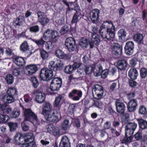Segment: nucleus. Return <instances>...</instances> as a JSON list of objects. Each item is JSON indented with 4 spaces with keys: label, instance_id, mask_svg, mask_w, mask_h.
<instances>
[{
    "label": "nucleus",
    "instance_id": "20e7f679",
    "mask_svg": "<svg viewBox=\"0 0 147 147\" xmlns=\"http://www.w3.org/2000/svg\"><path fill=\"white\" fill-rule=\"evenodd\" d=\"M115 104L117 112L120 114L121 115L125 116L126 118H128V114L127 113H124L125 108V104L123 102H120L118 100L115 101Z\"/></svg>",
    "mask_w": 147,
    "mask_h": 147
},
{
    "label": "nucleus",
    "instance_id": "cd10ccee",
    "mask_svg": "<svg viewBox=\"0 0 147 147\" xmlns=\"http://www.w3.org/2000/svg\"><path fill=\"white\" fill-rule=\"evenodd\" d=\"M14 97L6 94L2 97L3 101L5 102L8 103H11L14 101Z\"/></svg>",
    "mask_w": 147,
    "mask_h": 147
},
{
    "label": "nucleus",
    "instance_id": "c03bdc74",
    "mask_svg": "<svg viewBox=\"0 0 147 147\" xmlns=\"http://www.w3.org/2000/svg\"><path fill=\"white\" fill-rule=\"evenodd\" d=\"M74 70L72 65H68L65 67L64 71L66 73L70 74L72 73Z\"/></svg>",
    "mask_w": 147,
    "mask_h": 147
},
{
    "label": "nucleus",
    "instance_id": "f257e3e1",
    "mask_svg": "<svg viewBox=\"0 0 147 147\" xmlns=\"http://www.w3.org/2000/svg\"><path fill=\"white\" fill-rule=\"evenodd\" d=\"M49 68L42 69L40 73V77L41 80L48 81L55 77V72L57 70L56 64L53 61H50L48 65Z\"/></svg>",
    "mask_w": 147,
    "mask_h": 147
},
{
    "label": "nucleus",
    "instance_id": "6e6d98bb",
    "mask_svg": "<svg viewBox=\"0 0 147 147\" xmlns=\"http://www.w3.org/2000/svg\"><path fill=\"white\" fill-rule=\"evenodd\" d=\"M53 132V134L56 137H58L60 136V132L59 129L58 127L55 128Z\"/></svg>",
    "mask_w": 147,
    "mask_h": 147
},
{
    "label": "nucleus",
    "instance_id": "774afa93",
    "mask_svg": "<svg viewBox=\"0 0 147 147\" xmlns=\"http://www.w3.org/2000/svg\"><path fill=\"white\" fill-rule=\"evenodd\" d=\"M111 130L112 136L113 137L118 136L119 135V133L117 132L115 129H111Z\"/></svg>",
    "mask_w": 147,
    "mask_h": 147
},
{
    "label": "nucleus",
    "instance_id": "338daca9",
    "mask_svg": "<svg viewBox=\"0 0 147 147\" xmlns=\"http://www.w3.org/2000/svg\"><path fill=\"white\" fill-rule=\"evenodd\" d=\"M76 72L77 73V74L80 75L81 77H85V74L83 71V70L80 69H78Z\"/></svg>",
    "mask_w": 147,
    "mask_h": 147
},
{
    "label": "nucleus",
    "instance_id": "4be33fe9",
    "mask_svg": "<svg viewBox=\"0 0 147 147\" xmlns=\"http://www.w3.org/2000/svg\"><path fill=\"white\" fill-rule=\"evenodd\" d=\"M59 147H71L70 140L66 136H64L62 137Z\"/></svg>",
    "mask_w": 147,
    "mask_h": 147
},
{
    "label": "nucleus",
    "instance_id": "13d9d810",
    "mask_svg": "<svg viewBox=\"0 0 147 147\" xmlns=\"http://www.w3.org/2000/svg\"><path fill=\"white\" fill-rule=\"evenodd\" d=\"M36 144L34 142H28V143L24 144L22 147H35Z\"/></svg>",
    "mask_w": 147,
    "mask_h": 147
},
{
    "label": "nucleus",
    "instance_id": "f704fd0d",
    "mask_svg": "<svg viewBox=\"0 0 147 147\" xmlns=\"http://www.w3.org/2000/svg\"><path fill=\"white\" fill-rule=\"evenodd\" d=\"M143 37L142 34H135L134 37V40L137 42L139 44H141L143 42Z\"/></svg>",
    "mask_w": 147,
    "mask_h": 147
},
{
    "label": "nucleus",
    "instance_id": "bf43d9fd",
    "mask_svg": "<svg viewBox=\"0 0 147 147\" xmlns=\"http://www.w3.org/2000/svg\"><path fill=\"white\" fill-rule=\"evenodd\" d=\"M108 70L109 74L110 75H113L116 72V69L115 67L110 68Z\"/></svg>",
    "mask_w": 147,
    "mask_h": 147
},
{
    "label": "nucleus",
    "instance_id": "393cba45",
    "mask_svg": "<svg viewBox=\"0 0 147 147\" xmlns=\"http://www.w3.org/2000/svg\"><path fill=\"white\" fill-rule=\"evenodd\" d=\"M14 62L19 67L23 66L25 61L24 59L21 57H17L14 58L13 59Z\"/></svg>",
    "mask_w": 147,
    "mask_h": 147
},
{
    "label": "nucleus",
    "instance_id": "f3484780",
    "mask_svg": "<svg viewBox=\"0 0 147 147\" xmlns=\"http://www.w3.org/2000/svg\"><path fill=\"white\" fill-rule=\"evenodd\" d=\"M137 126V125L135 123H128L125 126V133L128 134H133Z\"/></svg>",
    "mask_w": 147,
    "mask_h": 147
},
{
    "label": "nucleus",
    "instance_id": "b1692460",
    "mask_svg": "<svg viewBox=\"0 0 147 147\" xmlns=\"http://www.w3.org/2000/svg\"><path fill=\"white\" fill-rule=\"evenodd\" d=\"M102 71V67L100 65H96L93 67V71L95 76H98L101 74Z\"/></svg>",
    "mask_w": 147,
    "mask_h": 147
},
{
    "label": "nucleus",
    "instance_id": "f03ea898",
    "mask_svg": "<svg viewBox=\"0 0 147 147\" xmlns=\"http://www.w3.org/2000/svg\"><path fill=\"white\" fill-rule=\"evenodd\" d=\"M24 113V122L28 121L34 124L38 122V119L36 115L30 109H26Z\"/></svg>",
    "mask_w": 147,
    "mask_h": 147
},
{
    "label": "nucleus",
    "instance_id": "e2e57ef3",
    "mask_svg": "<svg viewBox=\"0 0 147 147\" xmlns=\"http://www.w3.org/2000/svg\"><path fill=\"white\" fill-rule=\"evenodd\" d=\"M134 137L136 140H140L142 138V134L140 132L138 131L134 135Z\"/></svg>",
    "mask_w": 147,
    "mask_h": 147
},
{
    "label": "nucleus",
    "instance_id": "6e6552de",
    "mask_svg": "<svg viewBox=\"0 0 147 147\" xmlns=\"http://www.w3.org/2000/svg\"><path fill=\"white\" fill-rule=\"evenodd\" d=\"M75 40L71 37L67 38L65 41V45L68 51L70 52L75 50Z\"/></svg>",
    "mask_w": 147,
    "mask_h": 147
},
{
    "label": "nucleus",
    "instance_id": "ddd939ff",
    "mask_svg": "<svg viewBox=\"0 0 147 147\" xmlns=\"http://www.w3.org/2000/svg\"><path fill=\"white\" fill-rule=\"evenodd\" d=\"M91 41L90 42L89 45L91 48H92L94 45H98L100 42V37L97 33H92L91 36Z\"/></svg>",
    "mask_w": 147,
    "mask_h": 147
},
{
    "label": "nucleus",
    "instance_id": "423d86ee",
    "mask_svg": "<svg viewBox=\"0 0 147 147\" xmlns=\"http://www.w3.org/2000/svg\"><path fill=\"white\" fill-rule=\"evenodd\" d=\"M33 93L35 96V100L39 103H42L44 102L45 98V95L39 89L34 90Z\"/></svg>",
    "mask_w": 147,
    "mask_h": 147
},
{
    "label": "nucleus",
    "instance_id": "4468645a",
    "mask_svg": "<svg viewBox=\"0 0 147 147\" xmlns=\"http://www.w3.org/2000/svg\"><path fill=\"white\" fill-rule=\"evenodd\" d=\"M38 20L43 26H45L49 23V20L48 19L45 13L41 11L38 12L37 13Z\"/></svg>",
    "mask_w": 147,
    "mask_h": 147
},
{
    "label": "nucleus",
    "instance_id": "e433bc0d",
    "mask_svg": "<svg viewBox=\"0 0 147 147\" xmlns=\"http://www.w3.org/2000/svg\"><path fill=\"white\" fill-rule=\"evenodd\" d=\"M138 121L139 125L140 127L142 129H144L146 128L147 126V122L142 119H138Z\"/></svg>",
    "mask_w": 147,
    "mask_h": 147
},
{
    "label": "nucleus",
    "instance_id": "72a5a7b5",
    "mask_svg": "<svg viewBox=\"0 0 147 147\" xmlns=\"http://www.w3.org/2000/svg\"><path fill=\"white\" fill-rule=\"evenodd\" d=\"M5 80L8 84H12L14 80V78L11 74H8L5 76Z\"/></svg>",
    "mask_w": 147,
    "mask_h": 147
},
{
    "label": "nucleus",
    "instance_id": "dca6fc26",
    "mask_svg": "<svg viewBox=\"0 0 147 147\" xmlns=\"http://www.w3.org/2000/svg\"><path fill=\"white\" fill-rule=\"evenodd\" d=\"M46 119L50 122H57L59 121L57 113H55L54 111L44 116Z\"/></svg>",
    "mask_w": 147,
    "mask_h": 147
},
{
    "label": "nucleus",
    "instance_id": "0eeeda50",
    "mask_svg": "<svg viewBox=\"0 0 147 147\" xmlns=\"http://www.w3.org/2000/svg\"><path fill=\"white\" fill-rule=\"evenodd\" d=\"M62 84L61 79L56 78L53 79L51 82L50 86V89L52 91L57 90L59 89Z\"/></svg>",
    "mask_w": 147,
    "mask_h": 147
},
{
    "label": "nucleus",
    "instance_id": "052dcab7",
    "mask_svg": "<svg viewBox=\"0 0 147 147\" xmlns=\"http://www.w3.org/2000/svg\"><path fill=\"white\" fill-rule=\"evenodd\" d=\"M51 30L49 29H48L45 32L44 34V36L45 38H50Z\"/></svg>",
    "mask_w": 147,
    "mask_h": 147
},
{
    "label": "nucleus",
    "instance_id": "4c0bfd02",
    "mask_svg": "<svg viewBox=\"0 0 147 147\" xmlns=\"http://www.w3.org/2000/svg\"><path fill=\"white\" fill-rule=\"evenodd\" d=\"M29 30L31 32L36 33L39 31L40 28L39 26L37 25L33 26L30 27Z\"/></svg>",
    "mask_w": 147,
    "mask_h": 147
},
{
    "label": "nucleus",
    "instance_id": "c756f323",
    "mask_svg": "<svg viewBox=\"0 0 147 147\" xmlns=\"http://www.w3.org/2000/svg\"><path fill=\"white\" fill-rule=\"evenodd\" d=\"M117 65L118 68L120 70H124L126 67L127 62L124 60H120L118 61Z\"/></svg>",
    "mask_w": 147,
    "mask_h": 147
},
{
    "label": "nucleus",
    "instance_id": "9d476101",
    "mask_svg": "<svg viewBox=\"0 0 147 147\" xmlns=\"http://www.w3.org/2000/svg\"><path fill=\"white\" fill-rule=\"evenodd\" d=\"M100 11L98 9L93 10L90 13V18L92 22L97 24L99 22Z\"/></svg>",
    "mask_w": 147,
    "mask_h": 147
},
{
    "label": "nucleus",
    "instance_id": "aec40b11",
    "mask_svg": "<svg viewBox=\"0 0 147 147\" xmlns=\"http://www.w3.org/2000/svg\"><path fill=\"white\" fill-rule=\"evenodd\" d=\"M134 46L133 42L129 41L127 42L124 48L125 53L127 55H131L133 52Z\"/></svg>",
    "mask_w": 147,
    "mask_h": 147
},
{
    "label": "nucleus",
    "instance_id": "f8f14e48",
    "mask_svg": "<svg viewBox=\"0 0 147 147\" xmlns=\"http://www.w3.org/2000/svg\"><path fill=\"white\" fill-rule=\"evenodd\" d=\"M82 92L81 90L74 89L69 93L68 96L74 100H78L82 97Z\"/></svg>",
    "mask_w": 147,
    "mask_h": 147
},
{
    "label": "nucleus",
    "instance_id": "a211bd4d",
    "mask_svg": "<svg viewBox=\"0 0 147 147\" xmlns=\"http://www.w3.org/2000/svg\"><path fill=\"white\" fill-rule=\"evenodd\" d=\"M138 106V102L136 99L130 100L128 103L127 108L130 112L135 111Z\"/></svg>",
    "mask_w": 147,
    "mask_h": 147
},
{
    "label": "nucleus",
    "instance_id": "5701e85b",
    "mask_svg": "<svg viewBox=\"0 0 147 147\" xmlns=\"http://www.w3.org/2000/svg\"><path fill=\"white\" fill-rule=\"evenodd\" d=\"M14 140L18 144H24V134L20 133H17L14 137Z\"/></svg>",
    "mask_w": 147,
    "mask_h": 147
},
{
    "label": "nucleus",
    "instance_id": "4d7b16f0",
    "mask_svg": "<svg viewBox=\"0 0 147 147\" xmlns=\"http://www.w3.org/2000/svg\"><path fill=\"white\" fill-rule=\"evenodd\" d=\"M146 108L143 106H141L139 108V113L141 114H144L146 113Z\"/></svg>",
    "mask_w": 147,
    "mask_h": 147
},
{
    "label": "nucleus",
    "instance_id": "5fc2aeb1",
    "mask_svg": "<svg viewBox=\"0 0 147 147\" xmlns=\"http://www.w3.org/2000/svg\"><path fill=\"white\" fill-rule=\"evenodd\" d=\"M46 128L48 132L51 133L54 130V127L53 124H50L47 125Z\"/></svg>",
    "mask_w": 147,
    "mask_h": 147
},
{
    "label": "nucleus",
    "instance_id": "c9c22d12",
    "mask_svg": "<svg viewBox=\"0 0 147 147\" xmlns=\"http://www.w3.org/2000/svg\"><path fill=\"white\" fill-rule=\"evenodd\" d=\"M24 17L22 16H20L18 17L14 22L16 26H20L22 25V22L24 20Z\"/></svg>",
    "mask_w": 147,
    "mask_h": 147
},
{
    "label": "nucleus",
    "instance_id": "2eb2a0df",
    "mask_svg": "<svg viewBox=\"0 0 147 147\" xmlns=\"http://www.w3.org/2000/svg\"><path fill=\"white\" fill-rule=\"evenodd\" d=\"M53 111L52 106L49 102H45L42 106V113L45 116L48 113H51Z\"/></svg>",
    "mask_w": 147,
    "mask_h": 147
},
{
    "label": "nucleus",
    "instance_id": "37998d69",
    "mask_svg": "<svg viewBox=\"0 0 147 147\" xmlns=\"http://www.w3.org/2000/svg\"><path fill=\"white\" fill-rule=\"evenodd\" d=\"M133 134H128L127 133H125V138L123 140L125 141L124 142H130L132 140L133 137L132 135Z\"/></svg>",
    "mask_w": 147,
    "mask_h": 147
},
{
    "label": "nucleus",
    "instance_id": "79ce46f5",
    "mask_svg": "<svg viewBox=\"0 0 147 147\" xmlns=\"http://www.w3.org/2000/svg\"><path fill=\"white\" fill-rule=\"evenodd\" d=\"M69 120L67 119H65L61 124L62 129L64 130H66L69 126Z\"/></svg>",
    "mask_w": 147,
    "mask_h": 147
},
{
    "label": "nucleus",
    "instance_id": "2f4dec72",
    "mask_svg": "<svg viewBox=\"0 0 147 147\" xmlns=\"http://www.w3.org/2000/svg\"><path fill=\"white\" fill-rule=\"evenodd\" d=\"M7 94L8 95L15 97L18 94V92L16 89L15 88H10L7 91Z\"/></svg>",
    "mask_w": 147,
    "mask_h": 147
},
{
    "label": "nucleus",
    "instance_id": "9b49d317",
    "mask_svg": "<svg viewBox=\"0 0 147 147\" xmlns=\"http://www.w3.org/2000/svg\"><path fill=\"white\" fill-rule=\"evenodd\" d=\"M38 70V67L36 65L31 64L25 67V72L26 75L31 76L34 74Z\"/></svg>",
    "mask_w": 147,
    "mask_h": 147
},
{
    "label": "nucleus",
    "instance_id": "09e8293b",
    "mask_svg": "<svg viewBox=\"0 0 147 147\" xmlns=\"http://www.w3.org/2000/svg\"><path fill=\"white\" fill-rule=\"evenodd\" d=\"M32 40L33 42L38 46L43 45L45 42V41L43 40L42 38H41L39 40L33 39Z\"/></svg>",
    "mask_w": 147,
    "mask_h": 147
},
{
    "label": "nucleus",
    "instance_id": "a878e982",
    "mask_svg": "<svg viewBox=\"0 0 147 147\" xmlns=\"http://www.w3.org/2000/svg\"><path fill=\"white\" fill-rule=\"evenodd\" d=\"M128 76L132 80H135L138 76L137 70L135 68H131L128 72Z\"/></svg>",
    "mask_w": 147,
    "mask_h": 147
},
{
    "label": "nucleus",
    "instance_id": "603ef678",
    "mask_svg": "<svg viewBox=\"0 0 147 147\" xmlns=\"http://www.w3.org/2000/svg\"><path fill=\"white\" fill-rule=\"evenodd\" d=\"M147 70L146 69L142 68L140 71V76L142 78L146 77L147 75Z\"/></svg>",
    "mask_w": 147,
    "mask_h": 147
},
{
    "label": "nucleus",
    "instance_id": "473e14b6",
    "mask_svg": "<svg viewBox=\"0 0 147 147\" xmlns=\"http://www.w3.org/2000/svg\"><path fill=\"white\" fill-rule=\"evenodd\" d=\"M80 14L79 13L76 12L73 16L71 22L72 24L76 23L80 19Z\"/></svg>",
    "mask_w": 147,
    "mask_h": 147
},
{
    "label": "nucleus",
    "instance_id": "6ab92c4d",
    "mask_svg": "<svg viewBox=\"0 0 147 147\" xmlns=\"http://www.w3.org/2000/svg\"><path fill=\"white\" fill-rule=\"evenodd\" d=\"M112 49L113 54L117 56H119L122 54V47L117 43L113 44Z\"/></svg>",
    "mask_w": 147,
    "mask_h": 147
},
{
    "label": "nucleus",
    "instance_id": "8fccbe9b",
    "mask_svg": "<svg viewBox=\"0 0 147 147\" xmlns=\"http://www.w3.org/2000/svg\"><path fill=\"white\" fill-rule=\"evenodd\" d=\"M31 81L34 87L37 88L38 86L39 83L36 78L35 77H32L31 78Z\"/></svg>",
    "mask_w": 147,
    "mask_h": 147
},
{
    "label": "nucleus",
    "instance_id": "1a4fd4ad",
    "mask_svg": "<svg viewBox=\"0 0 147 147\" xmlns=\"http://www.w3.org/2000/svg\"><path fill=\"white\" fill-rule=\"evenodd\" d=\"M100 27L107 30V32H110L115 33L116 30L115 27L114 26L112 22L111 21L104 22Z\"/></svg>",
    "mask_w": 147,
    "mask_h": 147
},
{
    "label": "nucleus",
    "instance_id": "c85d7f7f",
    "mask_svg": "<svg viewBox=\"0 0 147 147\" xmlns=\"http://www.w3.org/2000/svg\"><path fill=\"white\" fill-rule=\"evenodd\" d=\"M89 42H90L86 38H82L80 40L79 44L83 49H84L88 47Z\"/></svg>",
    "mask_w": 147,
    "mask_h": 147
},
{
    "label": "nucleus",
    "instance_id": "7c9ffc66",
    "mask_svg": "<svg viewBox=\"0 0 147 147\" xmlns=\"http://www.w3.org/2000/svg\"><path fill=\"white\" fill-rule=\"evenodd\" d=\"M63 96L62 95H59L56 97L54 103L55 107H59L62 103Z\"/></svg>",
    "mask_w": 147,
    "mask_h": 147
},
{
    "label": "nucleus",
    "instance_id": "bb28decb",
    "mask_svg": "<svg viewBox=\"0 0 147 147\" xmlns=\"http://www.w3.org/2000/svg\"><path fill=\"white\" fill-rule=\"evenodd\" d=\"M24 142L26 143L34 142L33 136L31 133H27L24 134Z\"/></svg>",
    "mask_w": 147,
    "mask_h": 147
},
{
    "label": "nucleus",
    "instance_id": "a19ab883",
    "mask_svg": "<svg viewBox=\"0 0 147 147\" xmlns=\"http://www.w3.org/2000/svg\"><path fill=\"white\" fill-rule=\"evenodd\" d=\"M39 51L41 57L42 59L43 60L47 59L48 56V53L45 51L41 49H40Z\"/></svg>",
    "mask_w": 147,
    "mask_h": 147
},
{
    "label": "nucleus",
    "instance_id": "412c9836",
    "mask_svg": "<svg viewBox=\"0 0 147 147\" xmlns=\"http://www.w3.org/2000/svg\"><path fill=\"white\" fill-rule=\"evenodd\" d=\"M55 53L56 56L60 59L65 60L70 59V57L68 54H66L59 49L56 50L55 52Z\"/></svg>",
    "mask_w": 147,
    "mask_h": 147
},
{
    "label": "nucleus",
    "instance_id": "864d4df0",
    "mask_svg": "<svg viewBox=\"0 0 147 147\" xmlns=\"http://www.w3.org/2000/svg\"><path fill=\"white\" fill-rule=\"evenodd\" d=\"M50 39H54L57 37L58 36V32L56 31L51 30Z\"/></svg>",
    "mask_w": 147,
    "mask_h": 147
},
{
    "label": "nucleus",
    "instance_id": "49530a36",
    "mask_svg": "<svg viewBox=\"0 0 147 147\" xmlns=\"http://www.w3.org/2000/svg\"><path fill=\"white\" fill-rule=\"evenodd\" d=\"M69 30V27L68 25H65L62 27L60 30V32L62 34L67 33Z\"/></svg>",
    "mask_w": 147,
    "mask_h": 147
},
{
    "label": "nucleus",
    "instance_id": "680f3d73",
    "mask_svg": "<svg viewBox=\"0 0 147 147\" xmlns=\"http://www.w3.org/2000/svg\"><path fill=\"white\" fill-rule=\"evenodd\" d=\"M137 61L135 58L131 59L130 61V65L132 67H134L136 64Z\"/></svg>",
    "mask_w": 147,
    "mask_h": 147
},
{
    "label": "nucleus",
    "instance_id": "39448f33",
    "mask_svg": "<svg viewBox=\"0 0 147 147\" xmlns=\"http://www.w3.org/2000/svg\"><path fill=\"white\" fill-rule=\"evenodd\" d=\"M99 31L103 38H106L108 40L111 41L114 39L115 36V34L114 33L107 32V30L100 28Z\"/></svg>",
    "mask_w": 147,
    "mask_h": 147
},
{
    "label": "nucleus",
    "instance_id": "ea45409f",
    "mask_svg": "<svg viewBox=\"0 0 147 147\" xmlns=\"http://www.w3.org/2000/svg\"><path fill=\"white\" fill-rule=\"evenodd\" d=\"M20 50L23 52L28 50L29 49V46L28 45L27 42L24 41L22 43L20 46Z\"/></svg>",
    "mask_w": 147,
    "mask_h": 147
},
{
    "label": "nucleus",
    "instance_id": "a18cd8bd",
    "mask_svg": "<svg viewBox=\"0 0 147 147\" xmlns=\"http://www.w3.org/2000/svg\"><path fill=\"white\" fill-rule=\"evenodd\" d=\"M11 131L15 130L18 127V124L16 123L9 122L8 123Z\"/></svg>",
    "mask_w": 147,
    "mask_h": 147
},
{
    "label": "nucleus",
    "instance_id": "0e129e2a",
    "mask_svg": "<svg viewBox=\"0 0 147 147\" xmlns=\"http://www.w3.org/2000/svg\"><path fill=\"white\" fill-rule=\"evenodd\" d=\"M135 93L134 92H131L127 94V97L128 99L130 100H131L133 99L135 96Z\"/></svg>",
    "mask_w": 147,
    "mask_h": 147
},
{
    "label": "nucleus",
    "instance_id": "7ed1b4c3",
    "mask_svg": "<svg viewBox=\"0 0 147 147\" xmlns=\"http://www.w3.org/2000/svg\"><path fill=\"white\" fill-rule=\"evenodd\" d=\"M104 92L103 88L101 86L96 84L92 87V93L94 98L97 99L101 98Z\"/></svg>",
    "mask_w": 147,
    "mask_h": 147
},
{
    "label": "nucleus",
    "instance_id": "69168bd1",
    "mask_svg": "<svg viewBox=\"0 0 147 147\" xmlns=\"http://www.w3.org/2000/svg\"><path fill=\"white\" fill-rule=\"evenodd\" d=\"M21 73L19 69H14L12 71V73L13 75L15 76H17L20 75Z\"/></svg>",
    "mask_w": 147,
    "mask_h": 147
},
{
    "label": "nucleus",
    "instance_id": "58836bf2",
    "mask_svg": "<svg viewBox=\"0 0 147 147\" xmlns=\"http://www.w3.org/2000/svg\"><path fill=\"white\" fill-rule=\"evenodd\" d=\"M117 34L119 38L123 40V39L126 36V32L125 30L123 29H120L118 32Z\"/></svg>",
    "mask_w": 147,
    "mask_h": 147
},
{
    "label": "nucleus",
    "instance_id": "3c124183",
    "mask_svg": "<svg viewBox=\"0 0 147 147\" xmlns=\"http://www.w3.org/2000/svg\"><path fill=\"white\" fill-rule=\"evenodd\" d=\"M9 117L6 115L0 114V120L4 122L7 121L9 119Z\"/></svg>",
    "mask_w": 147,
    "mask_h": 147
},
{
    "label": "nucleus",
    "instance_id": "de8ad7c7",
    "mask_svg": "<svg viewBox=\"0 0 147 147\" xmlns=\"http://www.w3.org/2000/svg\"><path fill=\"white\" fill-rule=\"evenodd\" d=\"M93 67L90 65L86 66L85 71L86 74H89L91 73L93 71Z\"/></svg>",
    "mask_w": 147,
    "mask_h": 147
}]
</instances>
